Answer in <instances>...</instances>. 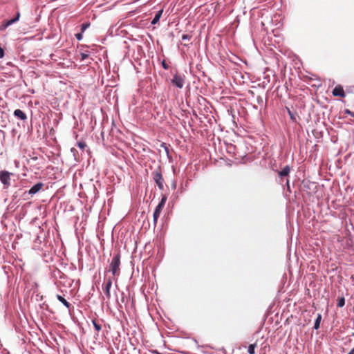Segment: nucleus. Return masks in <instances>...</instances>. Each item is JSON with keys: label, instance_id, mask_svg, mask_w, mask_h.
<instances>
[{"label": "nucleus", "instance_id": "1a4fd4ad", "mask_svg": "<svg viewBox=\"0 0 354 354\" xmlns=\"http://www.w3.org/2000/svg\"><path fill=\"white\" fill-rule=\"evenodd\" d=\"M44 184L42 183H38L32 186L28 191L29 194L33 195L39 192L43 187Z\"/></svg>", "mask_w": 354, "mask_h": 354}, {"label": "nucleus", "instance_id": "a878e982", "mask_svg": "<svg viewBox=\"0 0 354 354\" xmlns=\"http://www.w3.org/2000/svg\"><path fill=\"white\" fill-rule=\"evenodd\" d=\"M347 113H348V114H351V115H354V113H352L350 111H347Z\"/></svg>", "mask_w": 354, "mask_h": 354}, {"label": "nucleus", "instance_id": "9b49d317", "mask_svg": "<svg viewBox=\"0 0 354 354\" xmlns=\"http://www.w3.org/2000/svg\"><path fill=\"white\" fill-rule=\"evenodd\" d=\"M290 171V168L288 165L286 166L282 170L278 171V174L281 177L288 176Z\"/></svg>", "mask_w": 354, "mask_h": 354}, {"label": "nucleus", "instance_id": "20e7f679", "mask_svg": "<svg viewBox=\"0 0 354 354\" xmlns=\"http://www.w3.org/2000/svg\"><path fill=\"white\" fill-rule=\"evenodd\" d=\"M152 177L158 188L160 190L164 189V179L162 177L160 167H158L154 171L152 172Z\"/></svg>", "mask_w": 354, "mask_h": 354}, {"label": "nucleus", "instance_id": "a211bd4d", "mask_svg": "<svg viewBox=\"0 0 354 354\" xmlns=\"http://www.w3.org/2000/svg\"><path fill=\"white\" fill-rule=\"evenodd\" d=\"M77 146L79 148L84 150L85 149V147H86V145L84 142L81 141V142H77Z\"/></svg>", "mask_w": 354, "mask_h": 354}, {"label": "nucleus", "instance_id": "9d476101", "mask_svg": "<svg viewBox=\"0 0 354 354\" xmlns=\"http://www.w3.org/2000/svg\"><path fill=\"white\" fill-rule=\"evenodd\" d=\"M14 115L18 118H19L20 120H26L27 118V116L26 115L25 113H24L20 109H16L15 111H14Z\"/></svg>", "mask_w": 354, "mask_h": 354}, {"label": "nucleus", "instance_id": "f03ea898", "mask_svg": "<svg viewBox=\"0 0 354 354\" xmlns=\"http://www.w3.org/2000/svg\"><path fill=\"white\" fill-rule=\"evenodd\" d=\"M12 173L6 170H0V181L3 184L4 189H8L11 186V176Z\"/></svg>", "mask_w": 354, "mask_h": 354}, {"label": "nucleus", "instance_id": "6e6552de", "mask_svg": "<svg viewBox=\"0 0 354 354\" xmlns=\"http://www.w3.org/2000/svg\"><path fill=\"white\" fill-rule=\"evenodd\" d=\"M333 96H339V97H345V93H344V91L343 89V87L341 86V85H337L333 90Z\"/></svg>", "mask_w": 354, "mask_h": 354}, {"label": "nucleus", "instance_id": "aec40b11", "mask_svg": "<svg viewBox=\"0 0 354 354\" xmlns=\"http://www.w3.org/2000/svg\"><path fill=\"white\" fill-rule=\"evenodd\" d=\"M190 39H191V36L189 35H183L182 36V39L183 40H186V39L189 40Z\"/></svg>", "mask_w": 354, "mask_h": 354}, {"label": "nucleus", "instance_id": "2eb2a0df", "mask_svg": "<svg viewBox=\"0 0 354 354\" xmlns=\"http://www.w3.org/2000/svg\"><path fill=\"white\" fill-rule=\"evenodd\" d=\"M322 319V315L320 314H318L317 317L315 322L314 324V328L318 329L319 328L320 322Z\"/></svg>", "mask_w": 354, "mask_h": 354}, {"label": "nucleus", "instance_id": "39448f33", "mask_svg": "<svg viewBox=\"0 0 354 354\" xmlns=\"http://www.w3.org/2000/svg\"><path fill=\"white\" fill-rule=\"evenodd\" d=\"M112 286V279L108 278L105 280L104 283L102 285V290L106 296V299L109 301L111 299L110 289Z\"/></svg>", "mask_w": 354, "mask_h": 354}, {"label": "nucleus", "instance_id": "423d86ee", "mask_svg": "<svg viewBox=\"0 0 354 354\" xmlns=\"http://www.w3.org/2000/svg\"><path fill=\"white\" fill-rule=\"evenodd\" d=\"M171 83L176 87L182 88L185 83V76L175 74L171 80Z\"/></svg>", "mask_w": 354, "mask_h": 354}, {"label": "nucleus", "instance_id": "5701e85b", "mask_svg": "<svg viewBox=\"0 0 354 354\" xmlns=\"http://www.w3.org/2000/svg\"><path fill=\"white\" fill-rule=\"evenodd\" d=\"M75 37L77 40H81L82 39V33H77L75 35Z\"/></svg>", "mask_w": 354, "mask_h": 354}, {"label": "nucleus", "instance_id": "0eeeda50", "mask_svg": "<svg viewBox=\"0 0 354 354\" xmlns=\"http://www.w3.org/2000/svg\"><path fill=\"white\" fill-rule=\"evenodd\" d=\"M20 18V12H17L16 17L10 20H8L4 21L1 26V30H5L6 28H8L9 26L12 25V24L17 22Z\"/></svg>", "mask_w": 354, "mask_h": 354}, {"label": "nucleus", "instance_id": "393cba45", "mask_svg": "<svg viewBox=\"0 0 354 354\" xmlns=\"http://www.w3.org/2000/svg\"><path fill=\"white\" fill-rule=\"evenodd\" d=\"M348 354H354V348L349 352Z\"/></svg>", "mask_w": 354, "mask_h": 354}, {"label": "nucleus", "instance_id": "f8f14e48", "mask_svg": "<svg viewBox=\"0 0 354 354\" xmlns=\"http://www.w3.org/2000/svg\"><path fill=\"white\" fill-rule=\"evenodd\" d=\"M57 299L62 302L67 308H70L71 307V304L68 302L62 296L57 295Z\"/></svg>", "mask_w": 354, "mask_h": 354}, {"label": "nucleus", "instance_id": "6ab92c4d", "mask_svg": "<svg viewBox=\"0 0 354 354\" xmlns=\"http://www.w3.org/2000/svg\"><path fill=\"white\" fill-rule=\"evenodd\" d=\"M88 26H89V24H82V31L84 32Z\"/></svg>", "mask_w": 354, "mask_h": 354}, {"label": "nucleus", "instance_id": "412c9836", "mask_svg": "<svg viewBox=\"0 0 354 354\" xmlns=\"http://www.w3.org/2000/svg\"><path fill=\"white\" fill-rule=\"evenodd\" d=\"M162 67H163L165 69H168V68H169L168 64L166 63V62H165V60H164V61H162Z\"/></svg>", "mask_w": 354, "mask_h": 354}, {"label": "nucleus", "instance_id": "4be33fe9", "mask_svg": "<svg viewBox=\"0 0 354 354\" xmlns=\"http://www.w3.org/2000/svg\"><path fill=\"white\" fill-rule=\"evenodd\" d=\"M4 56V50L0 46V59Z\"/></svg>", "mask_w": 354, "mask_h": 354}, {"label": "nucleus", "instance_id": "b1692460", "mask_svg": "<svg viewBox=\"0 0 354 354\" xmlns=\"http://www.w3.org/2000/svg\"><path fill=\"white\" fill-rule=\"evenodd\" d=\"M88 55L87 54L81 53V59L84 60L85 59H86L88 57Z\"/></svg>", "mask_w": 354, "mask_h": 354}, {"label": "nucleus", "instance_id": "dca6fc26", "mask_svg": "<svg viewBox=\"0 0 354 354\" xmlns=\"http://www.w3.org/2000/svg\"><path fill=\"white\" fill-rule=\"evenodd\" d=\"M92 323L95 330L98 333L102 329L101 324L95 319L92 320Z\"/></svg>", "mask_w": 354, "mask_h": 354}, {"label": "nucleus", "instance_id": "f3484780", "mask_svg": "<svg viewBox=\"0 0 354 354\" xmlns=\"http://www.w3.org/2000/svg\"><path fill=\"white\" fill-rule=\"evenodd\" d=\"M345 304V299L344 297H341L338 299L337 302V306L338 307H343Z\"/></svg>", "mask_w": 354, "mask_h": 354}, {"label": "nucleus", "instance_id": "4468645a", "mask_svg": "<svg viewBox=\"0 0 354 354\" xmlns=\"http://www.w3.org/2000/svg\"><path fill=\"white\" fill-rule=\"evenodd\" d=\"M256 347H257V343L250 344L248 346V353L249 354H254L255 353L254 350H255Z\"/></svg>", "mask_w": 354, "mask_h": 354}, {"label": "nucleus", "instance_id": "f257e3e1", "mask_svg": "<svg viewBox=\"0 0 354 354\" xmlns=\"http://www.w3.org/2000/svg\"><path fill=\"white\" fill-rule=\"evenodd\" d=\"M120 254L117 253L115 254L110 263L109 271L112 273L114 277H118L120 274Z\"/></svg>", "mask_w": 354, "mask_h": 354}, {"label": "nucleus", "instance_id": "7ed1b4c3", "mask_svg": "<svg viewBox=\"0 0 354 354\" xmlns=\"http://www.w3.org/2000/svg\"><path fill=\"white\" fill-rule=\"evenodd\" d=\"M167 197L166 195H163L162 196V198H161V201L159 203V204L156 206V209H155V211L153 212V224H154V226L156 225L157 224V222H158V219L160 216V214L165 205V203L167 201Z\"/></svg>", "mask_w": 354, "mask_h": 354}, {"label": "nucleus", "instance_id": "ddd939ff", "mask_svg": "<svg viewBox=\"0 0 354 354\" xmlns=\"http://www.w3.org/2000/svg\"><path fill=\"white\" fill-rule=\"evenodd\" d=\"M162 10H159L156 13V15H155L154 18L153 19V20L151 21L152 24H156L159 21V19H160V17L162 15Z\"/></svg>", "mask_w": 354, "mask_h": 354}]
</instances>
